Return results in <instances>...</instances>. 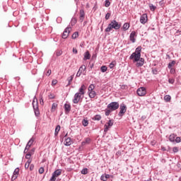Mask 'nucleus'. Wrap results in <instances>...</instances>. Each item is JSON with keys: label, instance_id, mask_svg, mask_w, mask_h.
Masks as SVG:
<instances>
[{"label": "nucleus", "instance_id": "obj_21", "mask_svg": "<svg viewBox=\"0 0 181 181\" xmlns=\"http://www.w3.org/2000/svg\"><path fill=\"white\" fill-rule=\"evenodd\" d=\"M82 125L84 127H88V119H87V117L84 118L82 120Z\"/></svg>", "mask_w": 181, "mask_h": 181}, {"label": "nucleus", "instance_id": "obj_47", "mask_svg": "<svg viewBox=\"0 0 181 181\" xmlns=\"http://www.w3.org/2000/svg\"><path fill=\"white\" fill-rule=\"evenodd\" d=\"M56 179H57V177L54 176L53 174H52V177H51V178L49 179V181H56Z\"/></svg>", "mask_w": 181, "mask_h": 181}, {"label": "nucleus", "instance_id": "obj_62", "mask_svg": "<svg viewBox=\"0 0 181 181\" xmlns=\"http://www.w3.org/2000/svg\"><path fill=\"white\" fill-rule=\"evenodd\" d=\"M79 21L82 23L84 21V17H79Z\"/></svg>", "mask_w": 181, "mask_h": 181}, {"label": "nucleus", "instance_id": "obj_44", "mask_svg": "<svg viewBox=\"0 0 181 181\" xmlns=\"http://www.w3.org/2000/svg\"><path fill=\"white\" fill-rule=\"evenodd\" d=\"M30 156H32V153L30 152H28L26 155H25V159H30Z\"/></svg>", "mask_w": 181, "mask_h": 181}, {"label": "nucleus", "instance_id": "obj_59", "mask_svg": "<svg viewBox=\"0 0 181 181\" xmlns=\"http://www.w3.org/2000/svg\"><path fill=\"white\" fill-rule=\"evenodd\" d=\"M82 73L81 71H78L77 74H76V77H80V76H81Z\"/></svg>", "mask_w": 181, "mask_h": 181}, {"label": "nucleus", "instance_id": "obj_40", "mask_svg": "<svg viewBox=\"0 0 181 181\" xmlns=\"http://www.w3.org/2000/svg\"><path fill=\"white\" fill-rule=\"evenodd\" d=\"M38 172L40 175L43 174L45 173V168L43 167L40 168Z\"/></svg>", "mask_w": 181, "mask_h": 181}, {"label": "nucleus", "instance_id": "obj_20", "mask_svg": "<svg viewBox=\"0 0 181 181\" xmlns=\"http://www.w3.org/2000/svg\"><path fill=\"white\" fill-rule=\"evenodd\" d=\"M129 23H125L124 25H123V26H122V29H123V30H124V32L126 31V30H128V29H129Z\"/></svg>", "mask_w": 181, "mask_h": 181}, {"label": "nucleus", "instance_id": "obj_37", "mask_svg": "<svg viewBox=\"0 0 181 181\" xmlns=\"http://www.w3.org/2000/svg\"><path fill=\"white\" fill-rule=\"evenodd\" d=\"M110 5H111V2H110V0H105V6L106 8H108V6H110Z\"/></svg>", "mask_w": 181, "mask_h": 181}, {"label": "nucleus", "instance_id": "obj_36", "mask_svg": "<svg viewBox=\"0 0 181 181\" xmlns=\"http://www.w3.org/2000/svg\"><path fill=\"white\" fill-rule=\"evenodd\" d=\"M100 71H102V73H105V71H107V66H102L100 67Z\"/></svg>", "mask_w": 181, "mask_h": 181}, {"label": "nucleus", "instance_id": "obj_39", "mask_svg": "<svg viewBox=\"0 0 181 181\" xmlns=\"http://www.w3.org/2000/svg\"><path fill=\"white\" fill-rule=\"evenodd\" d=\"M85 142V144H90V142H91V139H90L89 137L85 138V141H83Z\"/></svg>", "mask_w": 181, "mask_h": 181}, {"label": "nucleus", "instance_id": "obj_48", "mask_svg": "<svg viewBox=\"0 0 181 181\" xmlns=\"http://www.w3.org/2000/svg\"><path fill=\"white\" fill-rule=\"evenodd\" d=\"M168 83H170V84H174L175 83V78H169L168 79Z\"/></svg>", "mask_w": 181, "mask_h": 181}, {"label": "nucleus", "instance_id": "obj_33", "mask_svg": "<svg viewBox=\"0 0 181 181\" xmlns=\"http://www.w3.org/2000/svg\"><path fill=\"white\" fill-rule=\"evenodd\" d=\"M81 173L82 175H87V173H88V169H87V168H83V169L81 170Z\"/></svg>", "mask_w": 181, "mask_h": 181}, {"label": "nucleus", "instance_id": "obj_31", "mask_svg": "<svg viewBox=\"0 0 181 181\" xmlns=\"http://www.w3.org/2000/svg\"><path fill=\"white\" fill-rule=\"evenodd\" d=\"M77 23V19L76 18H73L71 21V26H74Z\"/></svg>", "mask_w": 181, "mask_h": 181}, {"label": "nucleus", "instance_id": "obj_22", "mask_svg": "<svg viewBox=\"0 0 181 181\" xmlns=\"http://www.w3.org/2000/svg\"><path fill=\"white\" fill-rule=\"evenodd\" d=\"M164 100H165V103H170V100H172V97H170V95H166L164 96Z\"/></svg>", "mask_w": 181, "mask_h": 181}, {"label": "nucleus", "instance_id": "obj_42", "mask_svg": "<svg viewBox=\"0 0 181 181\" xmlns=\"http://www.w3.org/2000/svg\"><path fill=\"white\" fill-rule=\"evenodd\" d=\"M33 142H35V139L31 138V139L28 141V145H30V146H32V144H33Z\"/></svg>", "mask_w": 181, "mask_h": 181}, {"label": "nucleus", "instance_id": "obj_32", "mask_svg": "<svg viewBox=\"0 0 181 181\" xmlns=\"http://www.w3.org/2000/svg\"><path fill=\"white\" fill-rule=\"evenodd\" d=\"M73 78L74 76H71L67 78V81H68V86H70V84H71V82L73 81Z\"/></svg>", "mask_w": 181, "mask_h": 181}, {"label": "nucleus", "instance_id": "obj_25", "mask_svg": "<svg viewBox=\"0 0 181 181\" xmlns=\"http://www.w3.org/2000/svg\"><path fill=\"white\" fill-rule=\"evenodd\" d=\"M111 112H112V110L111 109L107 108L105 110V115H106V117H108V115H110Z\"/></svg>", "mask_w": 181, "mask_h": 181}, {"label": "nucleus", "instance_id": "obj_63", "mask_svg": "<svg viewBox=\"0 0 181 181\" xmlns=\"http://www.w3.org/2000/svg\"><path fill=\"white\" fill-rule=\"evenodd\" d=\"M29 152H30L31 155H33V153L35 152V148L31 149V151Z\"/></svg>", "mask_w": 181, "mask_h": 181}, {"label": "nucleus", "instance_id": "obj_45", "mask_svg": "<svg viewBox=\"0 0 181 181\" xmlns=\"http://www.w3.org/2000/svg\"><path fill=\"white\" fill-rule=\"evenodd\" d=\"M149 8L151 11H155V9H156V6H153V4H150Z\"/></svg>", "mask_w": 181, "mask_h": 181}, {"label": "nucleus", "instance_id": "obj_2", "mask_svg": "<svg viewBox=\"0 0 181 181\" xmlns=\"http://www.w3.org/2000/svg\"><path fill=\"white\" fill-rule=\"evenodd\" d=\"M141 52H142V47H137L135 52L130 55L129 59H139V57H141Z\"/></svg>", "mask_w": 181, "mask_h": 181}, {"label": "nucleus", "instance_id": "obj_30", "mask_svg": "<svg viewBox=\"0 0 181 181\" xmlns=\"http://www.w3.org/2000/svg\"><path fill=\"white\" fill-rule=\"evenodd\" d=\"M93 119L94 121H100L101 119V115H96L93 118Z\"/></svg>", "mask_w": 181, "mask_h": 181}, {"label": "nucleus", "instance_id": "obj_58", "mask_svg": "<svg viewBox=\"0 0 181 181\" xmlns=\"http://www.w3.org/2000/svg\"><path fill=\"white\" fill-rule=\"evenodd\" d=\"M40 103L41 105H43V104H45V103L43 102V98H40Z\"/></svg>", "mask_w": 181, "mask_h": 181}, {"label": "nucleus", "instance_id": "obj_52", "mask_svg": "<svg viewBox=\"0 0 181 181\" xmlns=\"http://www.w3.org/2000/svg\"><path fill=\"white\" fill-rule=\"evenodd\" d=\"M16 179H18V175H15L13 174V176L11 177V180H16Z\"/></svg>", "mask_w": 181, "mask_h": 181}, {"label": "nucleus", "instance_id": "obj_56", "mask_svg": "<svg viewBox=\"0 0 181 181\" xmlns=\"http://www.w3.org/2000/svg\"><path fill=\"white\" fill-rule=\"evenodd\" d=\"M35 169V165L33 164L30 165V170L32 171Z\"/></svg>", "mask_w": 181, "mask_h": 181}, {"label": "nucleus", "instance_id": "obj_13", "mask_svg": "<svg viewBox=\"0 0 181 181\" xmlns=\"http://www.w3.org/2000/svg\"><path fill=\"white\" fill-rule=\"evenodd\" d=\"M110 177H112V175L109 174H103L100 177V180L107 181Z\"/></svg>", "mask_w": 181, "mask_h": 181}, {"label": "nucleus", "instance_id": "obj_17", "mask_svg": "<svg viewBox=\"0 0 181 181\" xmlns=\"http://www.w3.org/2000/svg\"><path fill=\"white\" fill-rule=\"evenodd\" d=\"M52 175L55 177H59V176H60V175H62V170L61 169H57L56 170Z\"/></svg>", "mask_w": 181, "mask_h": 181}, {"label": "nucleus", "instance_id": "obj_16", "mask_svg": "<svg viewBox=\"0 0 181 181\" xmlns=\"http://www.w3.org/2000/svg\"><path fill=\"white\" fill-rule=\"evenodd\" d=\"M88 94L90 98H95V95H97V93L95 90L88 91Z\"/></svg>", "mask_w": 181, "mask_h": 181}, {"label": "nucleus", "instance_id": "obj_64", "mask_svg": "<svg viewBox=\"0 0 181 181\" xmlns=\"http://www.w3.org/2000/svg\"><path fill=\"white\" fill-rule=\"evenodd\" d=\"M57 56H62V53L60 52H57Z\"/></svg>", "mask_w": 181, "mask_h": 181}, {"label": "nucleus", "instance_id": "obj_28", "mask_svg": "<svg viewBox=\"0 0 181 181\" xmlns=\"http://www.w3.org/2000/svg\"><path fill=\"white\" fill-rule=\"evenodd\" d=\"M175 64H176V61H172L168 65V69H171L172 67H173V66H175Z\"/></svg>", "mask_w": 181, "mask_h": 181}, {"label": "nucleus", "instance_id": "obj_38", "mask_svg": "<svg viewBox=\"0 0 181 181\" xmlns=\"http://www.w3.org/2000/svg\"><path fill=\"white\" fill-rule=\"evenodd\" d=\"M13 175H19V168H17L15 169V170L13 173Z\"/></svg>", "mask_w": 181, "mask_h": 181}, {"label": "nucleus", "instance_id": "obj_51", "mask_svg": "<svg viewBox=\"0 0 181 181\" xmlns=\"http://www.w3.org/2000/svg\"><path fill=\"white\" fill-rule=\"evenodd\" d=\"M165 0H161L159 2L160 6H163V5H165Z\"/></svg>", "mask_w": 181, "mask_h": 181}, {"label": "nucleus", "instance_id": "obj_43", "mask_svg": "<svg viewBox=\"0 0 181 181\" xmlns=\"http://www.w3.org/2000/svg\"><path fill=\"white\" fill-rule=\"evenodd\" d=\"M110 16H111V13H106V15H105V19L106 21H108V19H110Z\"/></svg>", "mask_w": 181, "mask_h": 181}, {"label": "nucleus", "instance_id": "obj_9", "mask_svg": "<svg viewBox=\"0 0 181 181\" xmlns=\"http://www.w3.org/2000/svg\"><path fill=\"white\" fill-rule=\"evenodd\" d=\"M80 100H81V95H80V93H76L74 95V98L73 100L74 104H78Z\"/></svg>", "mask_w": 181, "mask_h": 181}, {"label": "nucleus", "instance_id": "obj_1", "mask_svg": "<svg viewBox=\"0 0 181 181\" xmlns=\"http://www.w3.org/2000/svg\"><path fill=\"white\" fill-rule=\"evenodd\" d=\"M112 29H115V30L121 29V23H119L116 20L111 21L107 27L105 28V32H111Z\"/></svg>", "mask_w": 181, "mask_h": 181}, {"label": "nucleus", "instance_id": "obj_19", "mask_svg": "<svg viewBox=\"0 0 181 181\" xmlns=\"http://www.w3.org/2000/svg\"><path fill=\"white\" fill-rule=\"evenodd\" d=\"M90 57H91V55L90 54V52L86 51V52H85L83 59H84V60H90Z\"/></svg>", "mask_w": 181, "mask_h": 181}, {"label": "nucleus", "instance_id": "obj_35", "mask_svg": "<svg viewBox=\"0 0 181 181\" xmlns=\"http://www.w3.org/2000/svg\"><path fill=\"white\" fill-rule=\"evenodd\" d=\"M72 39H77L78 37V32H75L71 36Z\"/></svg>", "mask_w": 181, "mask_h": 181}, {"label": "nucleus", "instance_id": "obj_26", "mask_svg": "<svg viewBox=\"0 0 181 181\" xmlns=\"http://www.w3.org/2000/svg\"><path fill=\"white\" fill-rule=\"evenodd\" d=\"M56 108H57V103H52V112H54V111H56Z\"/></svg>", "mask_w": 181, "mask_h": 181}, {"label": "nucleus", "instance_id": "obj_54", "mask_svg": "<svg viewBox=\"0 0 181 181\" xmlns=\"http://www.w3.org/2000/svg\"><path fill=\"white\" fill-rule=\"evenodd\" d=\"M30 148V144H27V145H26V146L25 148V151H29Z\"/></svg>", "mask_w": 181, "mask_h": 181}, {"label": "nucleus", "instance_id": "obj_11", "mask_svg": "<svg viewBox=\"0 0 181 181\" xmlns=\"http://www.w3.org/2000/svg\"><path fill=\"white\" fill-rule=\"evenodd\" d=\"M69 33H70V28L67 27L64 30V33L62 34V39H67V37H69Z\"/></svg>", "mask_w": 181, "mask_h": 181}, {"label": "nucleus", "instance_id": "obj_7", "mask_svg": "<svg viewBox=\"0 0 181 181\" xmlns=\"http://www.w3.org/2000/svg\"><path fill=\"white\" fill-rule=\"evenodd\" d=\"M114 125V122L111 119H110L105 125H104V132H108V130L111 127Z\"/></svg>", "mask_w": 181, "mask_h": 181}, {"label": "nucleus", "instance_id": "obj_60", "mask_svg": "<svg viewBox=\"0 0 181 181\" xmlns=\"http://www.w3.org/2000/svg\"><path fill=\"white\" fill-rule=\"evenodd\" d=\"M30 164H28L27 163H25V169H29V166Z\"/></svg>", "mask_w": 181, "mask_h": 181}, {"label": "nucleus", "instance_id": "obj_12", "mask_svg": "<svg viewBox=\"0 0 181 181\" xmlns=\"http://www.w3.org/2000/svg\"><path fill=\"white\" fill-rule=\"evenodd\" d=\"M140 22H141L143 25H145V23H146V22H148V15H146V13L143 14V15L140 17Z\"/></svg>", "mask_w": 181, "mask_h": 181}, {"label": "nucleus", "instance_id": "obj_46", "mask_svg": "<svg viewBox=\"0 0 181 181\" xmlns=\"http://www.w3.org/2000/svg\"><path fill=\"white\" fill-rule=\"evenodd\" d=\"M173 152H174V153H177V152H179V148L177 147H173Z\"/></svg>", "mask_w": 181, "mask_h": 181}, {"label": "nucleus", "instance_id": "obj_24", "mask_svg": "<svg viewBox=\"0 0 181 181\" xmlns=\"http://www.w3.org/2000/svg\"><path fill=\"white\" fill-rule=\"evenodd\" d=\"M175 134H170V136H169V138H168V139H169V141H170V142H175Z\"/></svg>", "mask_w": 181, "mask_h": 181}, {"label": "nucleus", "instance_id": "obj_53", "mask_svg": "<svg viewBox=\"0 0 181 181\" xmlns=\"http://www.w3.org/2000/svg\"><path fill=\"white\" fill-rule=\"evenodd\" d=\"M175 142L177 143V144H179V143H180V141H181V139H180V137H176V139H175Z\"/></svg>", "mask_w": 181, "mask_h": 181}, {"label": "nucleus", "instance_id": "obj_29", "mask_svg": "<svg viewBox=\"0 0 181 181\" xmlns=\"http://www.w3.org/2000/svg\"><path fill=\"white\" fill-rule=\"evenodd\" d=\"M116 65L117 62L115 61H113L110 64L109 67L110 69H114V67H115Z\"/></svg>", "mask_w": 181, "mask_h": 181}, {"label": "nucleus", "instance_id": "obj_49", "mask_svg": "<svg viewBox=\"0 0 181 181\" xmlns=\"http://www.w3.org/2000/svg\"><path fill=\"white\" fill-rule=\"evenodd\" d=\"M153 74H158V69L156 68H152Z\"/></svg>", "mask_w": 181, "mask_h": 181}, {"label": "nucleus", "instance_id": "obj_10", "mask_svg": "<svg viewBox=\"0 0 181 181\" xmlns=\"http://www.w3.org/2000/svg\"><path fill=\"white\" fill-rule=\"evenodd\" d=\"M135 37H136V33L135 31H132L129 35L130 42L135 43V42H136V39H135Z\"/></svg>", "mask_w": 181, "mask_h": 181}, {"label": "nucleus", "instance_id": "obj_8", "mask_svg": "<svg viewBox=\"0 0 181 181\" xmlns=\"http://www.w3.org/2000/svg\"><path fill=\"white\" fill-rule=\"evenodd\" d=\"M33 107L35 117H39V115H40V112L39 111V106H37V103H36V105H35V100L33 102Z\"/></svg>", "mask_w": 181, "mask_h": 181}, {"label": "nucleus", "instance_id": "obj_57", "mask_svg": "<svg viewBox=\"0 0 181 181\" xmlns=\"http://www.w3.org/2000/svg\"><path fill=\"white\" fill-rule=\"evenodd\" d=\"M72 52L74 54H77V53H78L77 49H76V48H73Z\"/></svg>", "mask_w": 181, "mask_h": 181}, {"label": "nucleus", "instance_id": "obj_41", "mask_svg": "<svg viewBox=\"0 0 181 181\" xmlns=\"http://www.w3.org/2000/svg\"><path fill=\"white\" fill-rule=\"evenodd\" d=\"M86 16V13H84V10H81L80 11V17L84 18Z\"/></svg>", "mask_w": 181, "mask_h": 181}, {"label": "nucleus", "instance_id": "obj_23", "mask_svg": "<svg viewBox=\"0 0 181 181\" xmlns=\"http://www.w3.org/2000/svg\"><path fill=\"white\" fill-rule=\"evenodd\" d=\"M60 132V125H57L55 128L54 135L57 136L59 135V132Z\"/></svg>", "mask_w": 181, "mask_h": 181}, {"label": "nucleus", "instance_id": "obj_15", "mask_svg": "<svg viewBox=\"0 0 181 181\" xmlns=\"http://www.w3.org/2000/svg\"><path fill=\"white\" fill-rule=\"evenodd\" d=\"M64 111L66 114L70 112L71 111V105L70 104L65 103L64 105Z\"/></svg>", "mask_w": 181, "mask_h": 181}, {"label": "nucleus", "instance_id": "obj_4", "mask_svg": "<svg viewBox=\"0 0 181 181\" xmlns=\"http://www.w3.org/2000/svg\"><path fill=\"white\" fill-rule=\"evenodd\" d=\"M107 108L112 111H115L119 108V103L118 102H111L107 105Z\"/></svg>", "mask_w": 181, "mask_h": 181}, {"label": "nucleus", "instance_id": "obj_14", "mask_svg": "<svg viewBox=\"0 0 181 181\" xmlns=\"http://www.w3.org/2000/svg\"><path fill=\"white\" fill-rule=\"evenodd\" d=\"M72 144H73V141H71V138L68 137L65 139V141L64 142V144L65 145V146H70V145H71Z\"/></svg>", "mask_w": 181, "mask_h": 181}, {"label": "nucleus", "instance_id": "obj_6", "mask_svg": "<svg viewBox=\"0 0 181 181\" xmlns=\"http://www.w3.org/2000/svg\"><path fill=\"white\" fill-rule=\"evenodd\" d=\"M136 93L139 97H144L146 94V88L145 87H141L137 89Z\"/></svg>", "mask_w": 181, "mask_h": 181}, {"label": "nucleus", "instance_id": "obj_5", "mask_svg": "<svg viewBox=\"0 0 181 181\" xmlns=\"http://www.w3.org/2000/svg\"><path fill=\"white\" fill-rule=\"evenodd\" d=\"M120 111L118 113L119 117H124L125 112H127V105L124 103L120 105Z\"/></svg>", "mask_w": 181, "mask_h": 181}, {"label": "nucleus", "instance_id": "obj_50", "mask_svg": "<svg viewBox=\"0 0 181 181\" xmlns=\"http://www.w3.org/2000/svg\"><path fill=\"white\" fill-rule=\"evenodd\" d=\"M170 70V74H175L176 73V71L173 68H168Z\"/></svg>", "mask_w": 181, "mask_h": 181}, {"label": "nucleus", "instance_id": "obj_3", "mask_svg": "<svg viewBox=\"0 0 181 181\" xmlns=\"http://www.w3.org/2000/svg\"><path fill=\"white\" fill-rule=\"evenodd\" d=\"M129 60H132L133 63H136V67H142L144 66V63L145 62V59L141 57L139 58H132L129 59Z\"/></svg>", "mask_w": 181, "mask_h": 181}, {"label": "nucleus", "instance_id": "obj_34", "mask_svg": "<svg viewBox=\"0 0 181 181\" xmlns=\"http://www.w3.org/2000/svg\"><path fill=\"white\" fill-rule=\"evenodd\" d=\"M79 71H81V73L83 74V71H86V66L85 65H82L79 69H78Z\"/></svg>", "mask_w": 181, "mask_h": 181}, {"label": "nucleus", "instance_id": "obj_18", "mask_svg": "<svg viewBox=\"0 0 181 181\" xmlns=\"http://www.w3.org/2000/svg\"><path fill=\"white\" fill-rule=\"evenodd\" d=\"M84 84L81 85V88H79V93H77L79 94V95H84L85 92H84Z\"/></svg>", "mask_w": 181, "mask_h": 181}, {"label": "nucleus", "instance_id": "obj_61", "mask_svg": "<svg viewBox=\"0 0 181 181\" xmlns=\"http://www.w3.org/2000/svg\"><path fill=\"white\" fill-rule=\"evenodd\" d=\"M26 163L28 164V165H30V163H32V160H30V158H28Z\"/></svg>", "mask_w": 181, "mask_h": 181}, {"label": "nucleus", "instance_id": "obj_27", "mask_svg": "<svg viewBox=\"0 0 181 181\" xmlns=\"http://www.w3.org/2000/svg\"><path fill=\"white\" fill-rule=\"evenodd\" d=\"M94 88H95V86L92 83L88 86V91H94Z\"/></svg>", "mask_w": 181, "mask_h": 181}, {"label": "nucleus", "instance_id": "obj_55", "mask_svg": "<svg viewBox=\"0 0 181 181\" xmlns=\"http://www.w3.org/2000/svg\"><path fill=\"white\" fill-rule=\"evenodd\" d=\"M52 86H56L57 84V80L56 79L52 80Z\"/></svg>", "mask_w": 181, "mask_h": 181}]
</instances>
